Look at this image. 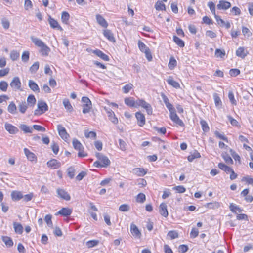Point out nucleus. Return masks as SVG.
<instances>
[{
  "instance_id": "f257e3e1",
  "label": "nucleus",
  "mask_w": 253,
  "mask_h": 253,
  "mask_svg": "<svg viewBox=\"0 0 253 253\" xmlns=\"http://www.w3.org/2000/svg\"><path fill=\"white\" fill-rule=\"evenodd\" d=\"M30 39L35 46L40 48L39 52L43 56H47L50 52V48L41 39L31 36Z\"/></svg>"
},
{
  "instance_id": "f03ea898",
  "label": "nucleus",
  "mask_w": 253,
  "mask_h": 253,
  "mask_svg": "<svg viewBox=\"0 0 253 253\" xmlns=\"http://www.w3.org/2000/svg\"><path fill=\"white\" fill-rule=\"evenodd\" d=\"M96 156L98 159L94 162L93 166L98 168H106L110 164V161L107 157L103 155L102 154L97 153Z\"/></svg>"
},
{
  "instance_id": "7ed1b4c3",
  "label": "nucleus",
  "mask_w": 253,
  "mask_h": 253,
  "mask_svg": "<svg viewBox=\"0 0 253 253\" xmlns=\"http://www.w3.org/2000/svg\"><path fill=\"white\" fill-rule=\"evenodd\" d=\"M48 110L47 103L42 100H39L37 103V108L34 111V115L40 116Z\"/></svg>"
},
{
  "instance_id": "20e7f679",
  "label": "nucleus",
  "mask_w": 253,
  "mask_h": 253,
  "mask_svg": "<svg viewBox=\"0 0 253 253\" xmlns=\"http://www.w3.org/2000/svg\"><path fill=\"white\" fill-rule=\"evenodd\" d=\"M82 102L83 104V113L84 114L88 113L91 109H92V103L88 97L84 96L82 98Z\"/></svg>"
},
{
  "instance_id": "39448f33",
  "label": "nucleus",
  "mask_w": 253,
  "mask_h": 253,
  "mask_svg": "<svg viewBox=\"0 0 253 253\" xmlns=\"http://www.w3.org/2000/svg\"><path fill=\"white\" fill-rule=\"evenodd\" d=\"M136 103L137 108L141 107L146 110L148 115H151L152 114L153 109L151 105L144 100L142 99H138L137 102Z\"/></svg>"
},
{
  "instance_id": "423d86ee",
  "label": "nucleus",
  "mask_w": 253,
  "mask_h": 253,
  "mask_svg": "<svg viewBox=\"0 0 253 253\" xmlns=\"http://www.w3.org/2000/svg\"><path fill=\"white\" fill-rule=\"evenodd\" d=\"M57 129L59 136L65 142H68L70 137L69 134L67 133L65 128L62 125H58Z\"/></svg>"
},
{
  "instance_id": "0eeeda50",
  "label": "nucleus",
  "mask_w": 253,
  "mask_h": 253,
  "mask_svg": "<svg viewBox=\"0 0 253 253\" xmlns=\"http://www.w3.org/2000/svg\"><path fill=\"white\" fill-rule=\"evenodd\" d=\"M10 86L14 91L21 90V82L19 78L14 77L10 83Z\"/></svg>"
},
{
  "instance_id": "6e6552de",
  "label": "nucleus",
  "mask_w": 253,
  "mask_h": 253,
  "mask_svg": "<svg viewBox=\"0 0 253 253\" xmlns=\"http://www.w3.org/2000/svg\"><path fill=\"white\" fill-rule=\"evenodd\" d=\"M130 231L132 236L136 239H140L141 236V233L137 226L133 223H131L130 227Z\"/></svg>"
},
{
  "instance_id": "1a4fd4ad",
  "label": "nucleus",
  "mask_w": 253,
  "mask_h": 253,
  "mask_svg": "<svg viewBox=\"0 0 253 253\" xmlns=\"http://www.w3.org/2000/svg\"><path fill=\"white\" fill-rule=\"evenodd\" d=\"M58 196L66 201H69L71 199V197L69 194L64 189L62 188H58L56 190Z\"/></svg>"
},
{
  "instance_id": "9d476101",
  "label": "nucleus",
  "mask_w": 253,
  "mask_h": 253,
  "mask_svg": "<svg viewBox=\"0 0 253 253\" xmlns=\"http://www.w3.org/2000/svg\"><path fill=\"white\" fill-rule=\"evenodd\" d=\"M135 117L137 119V124L140 126H143L145 124V117L143 114L140 112L135 113Z\"/></svg>"
},
{
  "instance_id": "9b49d317",
  "label": "nucleus",
  "mask_w": 253,
  "mask_h": 253,
  "mask_svg": "<svg viewBox=\"0 0 253 253\" xmlns=\"http://www.w3.org/2000/svg\"><path fill=\"white\" fill-rule=\"evenodd\" d=\"M106 113L107 114L109 119L114 124H117L118 123V118L116 117L114 112L109 108H104Z\"/></svg>"
},
{
  "instance_id": "f8f14e48",
  "label": "nucleus",
  "mask_w": 253,
  "mask_h": 253,
  "mask_svg": "<svg viewBox=\"0 0 253 253\" xmlns=\"http://www.w3.org/2000/svg\"><path fill=\"white\" fill-rule=\"evenodd\" d=\"M170 119L176 124L180 126H184V124L183 121L179 118L176 113V111L169 114Z\"/></svg>"
},
{
  "instance_id": "ddd939ff",
  "label": "nucleus",
  "mask_w": 253,
  "mask_h": 253,
  "mask_svg": "<svg viewBox=\"0 0 253 253\" xmlns=\"http://www.w3.org/2000/svg\"><path fill=\"white\" fill-rule=\"evenodd\" d=\"M4 126L5 129L11 134H16L19 131L18 128L11 124L5 123Z\"/></svg>"
},
{
  "instance_id": "4468645a",
  "label": "nucleus",
  "mask_w": 253,
  "mask_h": 253,
  "mask_svg": "<svg viewBox=\"0 0 253 253\" xmlns=\"http://www.w3.org/2000/svg\"><path fill=\"white\" fill-rule=\"evenodd\" d=\"M231 6V3L226 0H222L219 1L217 5V8L218 10H227Z\"/></svg>"
},
{
  "instance_id": "2eb2a0df",
  "label": "nucleus",
  "mask_w": 253,
  "mask_h": 253,
  "mask_svg": "<svg viewBox=\"0 0 253 253\" xmlns=\"http://www.w3.org/2000/svg\"><path fill=\"white\" fill-rule=\"evenodd\" d=\"M248 54V52L244 47H240L236 51V55L242 59H244Z\"/></svg>"
},
{
  "instance_id": "dca6fc26",
  "label": "nucleus",
  "mask_w": 253,
  "mask_h": 253,
  "mask_svg": "<svg viewBox=\"0 0 253 253\" xmlns=\"http://www.w3.org/2000/svg\"><path fill=\"white\" fill-rule=\"evenodd\" d=\"M47 165L51 169H57L61 166V163L56 159H52L47 163Z\"/></svg>"
},
{
  "instance_id": "f3484780",
  "label": "nucleus",
  "mask_w": 253,
  "mask_h": 253,
  "mask_svg": "<svg viewBox=\"0 0 253 253\" xmlns=\"http://www.w3.org/2000/svg\"><path fill=\"white\" fill-rule=\"evenodd\" d=\"M48 22L51 28L53 29H57L60 31L63 30L62 28L60 26L58 22L51 16L49 17Z\"/></svg>"
},
{
  "instance_id": "a211bd4d",
  "label": "nucleus",
  "mask_w": 253,
  "mask_h": 253,
  "mask_svg": "<svg viewBox=\"0 0 253 253\" xmlns=\"http://www.w3.org/2000/svg\"><path fill=\"white\" fill-rule=\"evenodd\" d=\"M92 53L95 54L98 57L105 61H109V56L106 54L104 53L99 49H95L92 51Z\"/></svg>"
},
{
  "instance_id": "6ab92c4d",
  "label": "nucleus",
  "mask_w": 253,
  "mask_h": 253,
  "mask_svg": "<svg viewBox=\"0 0 253 253\" xmlns=\"http://www.w3.org/2000/svg\"><path fill=\"white\" fill-rule=\"evenodd\" d=\"M96 19L97 23L101 27L103 28H107L108 26V24L106 20L103 17V16L100 14H97L96 15Z\"/></svg>"
},
{
  "instance_id": "aec40b11",
  "label": "nucleus",
  "mask_w": 253,
  "mask_h": 253,
  "mask_svg": "<svg viewBox=\"0 0 253 253\" xmlns=\"http://www.w3.org/2000/svg\"><path fill=\"white\" fill-rule=\"evenodd\" d=\"M132 173L137 176H143L147 173V170L142 168H136L132 169Z\"/></svg>"
},
{
  "instance_id": "412c9836",
  "label": "nucleus",
  "mask_w": 253,
  "mask_h": 253,
  "mask_svg": "<svg viewBox=\"0 0 253 253\" xmlns=\"http://www.w3.org/2000/svg\"><path fill=\"white\" fill-rule=\"evenodd\" d=\"M159 212L165 217L168 216V211L167 210V206L166 203H162L159 206Z\"/></svg>"
},
{
  "instance_id": "4be33fe9",
  "label": "nucleus",
  "mask_w": 253,
  "mask_h": 253,
  "mask_svg": "<svg viewBox=\"0 0 253 253\" xmlns=\"http://www.w3.org/2000/svg\"><path fill=\"white\" fill-rule=\"evenodd\" d=\"M28 86L35 93H39L40 88L38 84L33 80H30L28 81Z\"/></svg>"
},
{
  "instance_id": "5701e85b",
  "label": "nucleus",
  "mask_w": 253,
  "mask_h": 253,
  "mask_svg": "<svg viewBox=\"0 0 253 253\" xmlns=\"http://www.w3.org/2000/svg\"><path fill=\"white\" fill-rule=\"evenodd\" d=\"M24 152L25 155L29 161H36L37 160V157L35 155L31 152L28 149L25 148L24 149Z\"/></svg>"
},
{
  "instance_id": "b1692460",
  "label": "nucleus",
  "mask_w": 253,
  "mask_h": 253,
  "mask_svg": "<svg viewBox=\"0 0 253 253\" xmlns=\"http://www.w3.org/2000/svg\"><path fill=\"white\" fill-rule=\"evenodd\" d=\"M137 99L135 101L133 98L131 97H127L125 99V103L131 107L137 108Z\"/></svg>"
},
{
  "instance_id": "393cba45",
  "label": "nucleus",
  "mask_w": 253,
  "mask_h": 253,
  "mask_svg": "<svg viewBox=\"0 0 253 253\" xmlns=\"http://www.w3.org/2000/svg\"><path fill=\"white\" fill-rule=\"evenodd\" d=\"M72 210L69 208H63L59 210L56 215L60 214L64 216H68L72 214Z\"/></svg>"
},
{
  "instance_id": "a878e982",
  "label": "nucleus",
  "mask_w": 253,
  "mask_h": 253,
  "mask_svg": "<svg viewBox=\"0 0 253 253\" xmlns=\"http://www.w3.org/2000/svg\"><path fill=\"white\" fill-rule=\"evenodd\" d=\"M11 198L14 201H19L23 197L21 191H13L11 194Z\"/></svg>"
},
{
  "instance_id": "bb28decb",
  "label": "nucleus",
  "mask_w": 253,
  "mask_h": 253,
  "mask_svg": "<svg viewBox=\"0 0 253 253\" xmlns=\"http://www.w3.org/2000/svg\"><path fill=\"white\" fill-rule=\"evenodd\" d=\"M28 106L27 103L25 101L19 102L18 105L19 112L21 114H25L28 108Z\"/></svg>"
},
{
  "instance_id": "cd10ccee",
  "label": "nucleus",
  "mask_w": 253,
  "mask_h": 253,
  "mask_svg": "<svg viewBox=\"0 0 253 253\" xmlns=\"http://www.w3.org/2000/svg\"><path fill=\"white\" fill-rule=\"evenodd\" d=\"M7 111L11 114H16L17 113V107L13 101L10 102L7 107Z\"/></svg>"
},
{
  "instance_id": "c85d7f7f",
  "label": "nucleus",
  "mask_w": 253,
  "mask_h": 253,
  "mask_svg": "<svg viewBox=\"0 0 253 253\" xmlns=\"http://www.w3.org/2000/svg\"><path fill=\"white\" fill-rule=\"evenodd\" d=\"M103 35L110 41L112 42H115V39L113 36V34L110 30L108 29L103 30Z\"/></svg>"
},
{
  "instance_id": "c756f323",
  "label": "nucleus",
  "mask_w": 253,
  "mask_h": 253,
  "mask_svg": "<svg viewBox=\"0 0 253 253\" xmlns=\"http://www.w3.org/2000/svg\"><path fill=\"white\" fill-rule=\"evenodd\" d=\"M167 82L169 84L171 85L176 89L179 88L180 87L179 84L177 82L174 81L171 76H169L168 78V79L167 80Z\"/></svg>"
},
{
  "instance_id": "7c9ffc66",
  "label": "nucleus",
  "mask_w": 253,
  "mask_h": 253,
  "mask_svg": "<svg viewBox=\"0 0 253 253\" xmlns=\"http://www.w3.org/2000/svg\"><path fill=\"white\" fill-rule=\"evenodd\" d=\"M13 228L14 229V231L16 233L18 234H21L23 233V227L20 223L17 222H14Z\"/></svg>"
},
{
  "instance_id": "2f4dec72",
  "label": "nucleus",
  "mask_w": 253,
  "mask_h": 253,
  "mask_svg": "<svg viewBox=\"0 0 253 253\" xmlns=\"http://www.w3.org/2000/svg\"><path fill=\"white\" fill-rule=\"evenodd\" d=\"M201 157V155L197 151L195 150L193 152L191 153L188 156V160L191 162L195 159L199 158Z\"/></svg>"
},
{
  "instance_id": "473e14b6",
  "label": "nucleus",
  "mask_w": 253,
  "mask_h": 253,
  "mask_svg": "<svg viewBox=\"0 0 253 253\" xmlns=\"http://www.w3.org/2000/svg\"><path fill=\"white\" fill-rule=\"evenodd\" d=\"M73 146L74 148L78 151L81 150V149H84L83 145L77 139H74L73 140Z\"/></svg>"
},
{
  "instance_id": "72a5a7b5",
  "label": "nucleus",
  "mask_w": 253,
  "mask_h": 253,
  "mask_svg": "<svg viewBox=\"0 0 253 253\" xmlns=\"http://www.w3.org/2000/svg\"><path fill=\"white\" fill-rule=\"evenodd\" d=\"M2 241L7 247H11L13 245V242L11 238L8 236H2Z\"/></svg>"
},
{
  "instance_id": "f704fd0d",
  "label": "nucleus",
  "mask_w": 253,
  "mask_h": 253,
  "mask_svg": "<svg viewBox=\"0 0 253 253\" xmlns=\"http://www.w3.org/2000/svg\"><path fill=\"white\" fill-rule=\"evenodd\" d=\"M19 127L25 133H32L33 132V128L26 125L21 124Z\"/></svg>"
},
{
  "instance_id": "c9c22d12",
  "label": "nucleus",
  "mask_w": 253,
  "mask_h": 253,
  "mask_svg": "<svg viewBox=\"0 0 253 253\" xmlns=\"http://www.w3.org/2000/svg\"><path fill=\"white\" fill-rule=\"evenodd\" d=\"M27 103L29 106L33 107L36 104V99L34 95H29L27 99Z\"/></svg>"
},
{
  "instance_id": "e433bc0d",
  "label": "nucleus",
  "mask_w": 253,
  "mask_h": 253,
  "mask_svg": "<svg viewBox=\"0 0 253 253\" xmlns=\"http://www.w3.org/2000/svg\"><path fill=\"white\" fill-rule=\"evenodd\" d=\"M63 103L65 108L69 112H71L73 110V108L71 104L69 99H65L63 100Z\"/></svg>"
},
{
  "instance_id": "4c0bfd02",
  "label": "nucleus",
  "mask_w": 253,
  "mask_h": 253,
  "mask_svg": "<svg viewBox=\"0 0 253 253\" xmlns=\"http://www.w3.org/2000/svg\"><path fill=\"white\" fill-rule=\"evenodd\" d=\"M138 46L139 50L142 52H146L150 50V49L140 40L138 41Z\"/></svg>"
},
{
  "instance_id": "58836bf2",
  "label": "nucleus",
  "mask_w": 253,
  "mask_h": 253,
  "mask_svg": "<svg viewBox=\"0 0 253 253\" xmlns=\"http://www.w3.org/2000/svg\"><path fill=\"white\" fill-rule=\"evenodd\" d=\"M213 98L215 103V105L216 107L220 108L222 105V101L217 93L213 94Z\"/></svg>"
},
{
  "instance_id": "ea45409f",
  "label": "nucleus",
  "mask_w": 253,
  "mask_h": 253,
  "mask_svg": "<svg viewBox=\"0 0 253 253\" xmlns=\"http://www.w3.org/2000/svg\"><path fill=\"white\" fill-rule=\"evenodd\" d=\"M173 40L175 43L180 47H183L184 46L185 44L184 41L176 36H174L173 37Z\"/></svg>"
},
{
  "instance_id": "a19ab883",
  "label": "nucleus",
  "mask_w": 253,
  "mask_h": 253,
  "mask_svg": "<svg viewBox=\"0 0 253 253\" xmlns=\"http://www.w3.org/2000/svg\"><path fill=\"white\" fill-rule=\"evenodd\" d=\"M218 166L220 169L224 171L226 173H229L230 171L232 169V168L222 163H219Z\"/></svg>"
},
{
  "instance_id": "79ce46f5",
  "label": "nucleus",
  "mask_w": 253,
  "mask_h": 253,
  "mask_svg": "<svg viewBox=\"0 0 253 253\" xmlns=\"http://www.w3.org/2000/svg\"><path fill=\"white\" fill-rule=\"evenodd\" d=\"M69 18L70 15L67 12L64 11L62 12L61 15V20L63 23H65L66 24H68Z\"/></svg>"
},
{
  "instance_id": "37998d69",
  "label": "nucleus",
  "mask_w": 253,
  "mask_h": 253,
  "mask_svg": "<svg viewBox=\"0 0 253 253\" xmlns=\"http://www.w3.org/2000/svg\"><path fill=\"white\" fill-rule=\"evenodd\" d=\"M229 208L231 211L233 212H241L242 211V209L241 208L233 203L230 204Z\"/></svg>"
},
{
  "instance_id": "c03bdc74",
  "label": "nucleus",
  "mask_w": 253,
  "mask_h": 253,
  "mask_svg": "<svg viewBox=\"0 0 253 253\" xmlns=\"http://www.w3.org/2000/svg\"><path fill=\"white\" fill-rule=\"evenodd\" d=\"M200 124L203 131L204 132H207L209 131V126L206 121L202 120L200 121Z\"/></svg>"
},
{
  "instance_id": "a18cd8bd",
  "label": "nucleus",
  "mask_w": 253,
  "mask_h": 253,
  "mask_svg": "<svg viewBox=\"0 0 253 253\" xmlns=\"http://www.w3.org/2000/svg\"><path fill=\"white\" fill-rule=\"evenodd\" d=\"M155 8L157 10H165V5L161 1H158L155 5Z\"/></svg>"
},
{
  "instance_id": "49530a36",
  "label": "nucleus",
  "mask_w": 253,
  "mask_h": 253,
  "mask_svg": "<svg viewBox=\"0 0 253 253\" xmlns=\"http://www.w3.org/2000/svg\"><path fill=\"white\" fill-rule=\"evenodd\" d=\"M39 62L37 61V62H35L30 68V72L32 73V74H34L39 69Z\"/></svg>"
},
{
  "instance_id": "de8ad7c7",
  "label": "nucleus",
  "mask_w": 253,
  "mask_h": 253,
  "mask_svg": "<svg viewBox=\"0 0 253 253\" xmlns=\"http://www.w3.org/2000/svg\"><path fill=\"white\" fill-rule=\"evenodd\" d=\"M99 243L98 240H92L86 242V245L88 248H91L96 246Z\"/></svg>"
},
{
  "instance_id": "09e8293b",
  "label": "nucleus",
  "mask_w": 253,
  "mask_h": 253,
  "mask_svg": "<svg viewBox=\"0 0 253 253\" xmlns=\"http://www.w3.org/2000/svg\"><path fill=\"white\" fill-rule=\"evenodd\" d=\"M8 86V83L4 81L0 82V90L3 92H6Z\"/></svg>"
},
{
  "instance_id": "8fccbe9b",
  "label": "nucleus",
  "mask_w": 253,
  "mask_h": 253,
  "mask_svg": "<svg viewBox=\"0 0 253 253\" xmlns=\"http://www.w3.org/2000/svg\"><path fill=\"white\" fill-rule=\"evenodd\" d=\"M242 182H246L248 185H251L253 186V178L250 176H244L242 178Z\"/></svg>"
},
{
  "instance_id": "3c124183",
  "label": "nucleus",
  "mask_w": 253,
  "mask_h": 253,
  "mask_svg": "<svg viewBox=\"0 0 253 253\" xmlns=\"http://www.w3.org/2000/svg\"><path fill=\"white\" fill-rule=\"evenodd\" d=\"M219 206V203L217 202L208 203L206 205V207L209 209L218 208Z\"/></svg>"
},
{
  "instance_id": "603ef678",
  "label": "nucleus",
  "mask_w": 253,
  "mask_h": 253,
  "mask_svg": "<svg viewBox=\"0 0 253 253\" xmlns=\"http://www.w3.org/2000/svg\"><path fill=\"white\" fill-rule=\"evenodd\" d=\"M145 195L142 193L138 194L136 197V201L140 203H143L145 201Z\"/></svg>"
},
{
  "instance_id": "864d4df0",
  "label": "nucleus",
  "mask_w": 253,
  "mask_h": 253,
  "mask_svg": "<svg viewBox=\"0 0 253 253\" xmlns=\"http://www.w3.org/2000/svg\"><path fill=\"white\" fill-rule=\"evenodd\" d=\"M242 33L245 37L249 38L252 36V33L246 27L243 26L242 29Z\"/></svg>"
},
{
  "instance_id": "5fc2aeb1",
  "label": "nucleus",
  "mask_w": 253,
  "mask_h": 253,
  "mask_svg": "<svg viewBox=\"0 0 253 253\" xmlns=\"http://www.w3.org/2000/svg\"><path fill=\"white\" fill-rule=\"evenodd\" d=\"M52 215L50 214H47L44 218V220L46 223L47 226L49 227H52L53 223L52 222Z\"/></svg>"
},
{
  "instance_id": "6e6d98bb",
  "label": "nucleus",
  "mask_w": 253,
  "mask_h": 253,
  "mask_svg": "<svg viewBox=\"0 0 253 253\" xmlns=\"http://www.w3.org/2000/svg\"><path fill=\"white\" fill-rule=\"evenodd\" d=\"M176 65H177V62H176V60L173 57H171L170 58L169 64H168L169 68L170 69H173L176 67Z\"/></svg>"
},
{
  "instance_id": "4d7b16f0",
  "label": "nucleus",
  "mask_w": 253,
  "mask_h": 253,
  "mask_svg": "<svg viewBox=\"0 0 253 253\" xmlns=\"http://www.w3.org/2000/svg\"><path fill=\"white\" fill-rule=\"evenodd\" d=\"M215 55L216 57L222 58L225 55V52L224 50L216 49L215 51Z\"/></svg>"
},
{
  "instance_id": "13d9d810",
  "label": "nucleus",
  "mask_w": 253,
  "mask_h": 253,
  "mask_svg": "<svg viewBox=\"0 0 253 253\" xmlns=\"http://www.w3.org/2000/svg\"><path fill=\"white\" fill-rule=\"evenodd\" d=\"M130 209V206L126 204L121 205L119 208V211L122 212L128 211H129Z\"/></svg>"
},
{
  "instance_id": "bf43d9fd",
  "label": "nucleus",
  "mask_w": 253,
  "mask_h": 253,
  "mask_svg": "<svg viewBox=\"0 0 253 253\" xmlns=\"http://www.w3.org/2000/svg\"><path fill=\"white\" fill-rule=\"evenodd\" d=\"M228 98L232 104L234 105H237V101L234 98V95L232 91H229L228 93Z\"/></svg>"
},
{
  "instance_id": "052dcab7",
  "label": "nucleus",
  "mask_w": 253,
  "mask_h": 253,
  "mask_svg": "<svg viewBox=\"0 0 253 253\" xmlns=\"http://www.w3.org/2000/svg\"><path fill=\"white\" fill-rule=\"evenodd\" d=\"M227 118L228 119V120L229 121L230 124L233 126H239L240 125H239V124L238 123V122L235 120V119H234L232 117H231V116H227Z\"/></svg>"
},
{
  "instance_id": "680f3d73",
  "label": "nucleus",
  "mask_w": 253,
  "mask_h": 253,
  "mask_svg": "<svg viewBox=\"0 0 253 253\" xmlns=\"http://www.w3.org/2000/svg\"><path fill=\"white\" fill-rule=\"evenodd\" d=\"M29 55H30V53H29V51H24L23 52L22 57H21L22 61H23L24 62H28L29 60Z\"/></svg>"
},
{
  "instance_id": "e2e57ef3",
  "label": "nucleus",
  "mask_w": 253,
  "mask_h": 253,
  "mask_svg": "<svg viewBox=\"0 0 253 253\" xmlns=\"http://www.w3.org/2000/svg\"><path fill=\"white\" fill-rule=\"evenodd\" d=\"M208 6L210 8L211 11V12L212 14L214 15H215V4L212 2L210 1L208 3Z\"/></svg>"
},
{
  "instance_id": "0e129e2a",
  "label": "nucleus",
  "mask_w": 253,
  "mask_h": 253,
  "mask_svg": "<svg viewBox=\"0 0 253 253\" xmlns=\"http://www.w3.org/2000/svg\"><path fill=\"white\" fill-rule=\"evenodd\" d=\"M133 84H126L123 87V92L125 93H128L130 90L132 88Z\"/></svg>"
},
{
  "instance_id": "69168bd1",
  "label": "nucleus",
  "mask_w": 253,
  "mask_h": 253,
  "mask_svg": "<svg viewBox=\"0 0 253 253\" xmlns=\"http://www.w3.org/2000/svg\"><path fill=\"white\" fill-rule=\"evenodd\" d=\"M1 23L4 29H7L9 28L10 23L6 18H3L1 19Z\"/></svg>"
},
{
  "instance_id": "338daca9",
  "label": "nucleus",
  "mask_w": 253,
  "mask_h": 253,
  "mask_svg": "<svg viewBox=\"0 0 253 253\" xmlns=\"http://www.w3.org/2000/svg\"><path fill=\"white\" fill-rule=\"evenodd\" d=\"M214 134L218 138H219V139H220L221 140H224V141H226L227 142H228L227 138L223 134L220 133L218 131H215L214 132Z\"/></svg>"
},
{
  "instance_id": "774afa93",
  "label": "nucleus",
  "mask_w": 253,
  "mask_h": 253,
  "mask_svg": "<svg viewBox=\"0 0 253 253\" xmlns=\"http://www.w3.org/2000/svg\"><path fill=\"white\" fill-rule=\"evenodd\" d=\"M84 135L86 138L95 139L96 137V133L94 131H85Z\"/></svg>"
}]
</instances>
